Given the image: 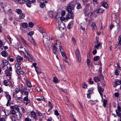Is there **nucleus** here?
<instances>
[{"label": "nucleus", "instance_id": "1", "mask_svg": "<svg viewBox=\"0 0 121 121\" xmlns=\"http://www.w3.org/2000/svg\"><path fill=\"white\" fill-rule=\"evenodd\" d=\"M43 42L44 45L46 46L49 43V37L47 33L43 34Z\"/></svg>", "mask_w": 121, "mask_h": 121}, {"label": "nucleus", "instance_id": "2", "mask_svg": "<svg viewBox=\"0 0 121 121\" xmlns=\"http://www.w3.org/2000/svg\"><path fill=\"white\" fill-rule=\"evenodd\" d=\"M21 51L22 53H23L24 54V57L27 59L29 61H31V60L33 59V56L30 55L26 50H25L24 52L23 51Z\"/></svg>", "mask_w": 121, "mask_h": 121}, {"label": "nucleus", "instance_id": "3", "mask_svg": "<svg viewBox=\"0 0 121 121\" xmlns=\"http://www.w3.org/2000/svg\"><path fill=\"white\" fill-rule=\"evenodd\" d=\"M75 4L73 1L70 2L68 5L67 10L68 12H71L73 10L75 6Z\"/></svg>", "mask_w": 121, "mask_h": 121}, {"label": "nucleus", "instance_id": "4", "mask_svg": "<svg viewBox=\"0 0 121 121\" xmlns=\"http://www.w3.org/2000/svg\"><path fill=\"white\" fill-rule=\"evenodd\" d=\"M89 6V4H86V8L84 9V12L85 15L89 17H90L91 15V13L90 12L89 10H88L87 8Z\"/></svg>", "mask_w": 121, "mask_h": 121}, {"label": "nucleus", "instance_id": "5", "mask_svg": "<svg viewBox=\"0 0 121 121\" xmlns=\"http://www.w3.org/2000/svg\"><path fill=\"white\" fill-rule=\"evenodd\" d=\"M75 53L78 62L79 63L81 62V59L79 49H77L75 50Z\"/></svg>", "mask_w": 121, "mask_h": 121}, {"label": "nucleus", "instance_id": "6", "mask_svg": "<svg viewBox=\"0 0 121 121\" xmlns=\"http://www.w3.org/2000/svg\"><path fill=\"white\" fill-rule=\"evenodd\" d=\"M57 42L55 43V45H53V46H54L56 48H57V49H59L60 52L62 49L61 45L60 44V42L58 40H56Z\"/></svg>", "mask_w": 121, "mask_h": 121}, {"label": "nucleus", "instance_id": "7", "mask_svg": "<svg viewBox=\"0 0 121 121\" xmlns=\"http://www.w3.org/2000/svg\"><path fill=\"white\" fill-rule=\"evenodd\" d=\"M48 13L49 16L52 17H53L55 15V18L56 19L58 18V17L57 18V16H58V15L55 12L53 11H50L48 12Z\"/></svg>", "mask_w": 121, "mask_h": 121}, {"label": "nucleus", "instance_id": "8", "mask_svg": "<svg viewBox=\"0 0 121 121\" xmlns=\"http://www.w3.org/2000/svg\"><path fill=\"white\" fill-rule=\"evenodd\" d=\"M58 27L60 29L64 30L65 27V24L63 22L61 21L60 23H59Z\"/></svg>", "mask_w": 121, "mask_h": 121}, {"label": "nucleus", "instance_id": "9", "mask_svg": "<svg viewBox=\"0 0 121 121\" xmlns=\"http://www.w3.org/2000/svg\"><path fill=\"white\" fill-rule=\"evenodd\" d=\"M69 12L66 15V18H73V12Z\"/></svg>", "mask_w": 121, "mask_h": 121}, {"label": "nucleus", "instance_id": "10", "mask_svg": "<svg viewBox=\"0 0 121 121\" xmlns=\"http://www.w3.org/2000/svg\"><path fill=\"white\" fill-rule=\"evenodd\" d=\"M118 109L116 110V112L117 115L119 116L120 118H121V112L120 113V112L121 111V108L119 106H118L117 108Z\"/></svg>", "mask_w": 121, "mask_h": 121}, {"label": "nucleus", "instance_id": "11", "mask_svg": "<svg viewBox=\"0 0 121 121\" xmlns=\"http://www.w3.org/2000/svg\"><path fill=\"white\" fill-rule=\"evenodd\" d=\"M97 87L101 97L102 98L103 97V95L102 92L103 91L104 89L102 88L99 85L97 86Z\"/></svg>", "mask_w": 121, "mask_h": 121}, {"label": "nucleus", "instance_id": "12", "mask_svg": "<svg viewBox=\"0 0 121 121\" xmlns=\"http://www.w3.org/2000/svg\"><path fill=\"white\" fill-rule=\"evenodd\" d=\"M31 117H32L34 119L36 120H37V117L36 115L35 112L34 111H32L30 113Z\"/></svg>", "mask_w": 121, "mask_h": 121}, {"label": "nucleus", "instance_id": "13", "mask_svg": "<svg viewBox=\"0 0 121 121\" xmlns=\"http://www.w3.org/2000/svg\"><path fill=\"white\" fill-rule=\"evenodd\" d=\"M86 62L88 68L89 69L90 67L91 68L92 66V63L90 61L89 59H87Z\"/></svg>", "mask_w": 121, "mask_h": 121}, {"label": "nucleus", "instance_id": "14", "mask_svg": "<svg viewBox=\"0 0 121 121\" xmlns=\"http://www.w3.org/2000/svg\"><path fill=\"white\" fill-rule=\"evenodd\" d=\"M52 50L53 52L55 54H57L58 53L59 49H57V48H56V47L54 46H52Z\"/></svg>", "mask_w": 121, "mask_h": 121}, {"label": "nucleus", "instance_id": "15", "mask_svg": "<svg viewBox=\"0 0 121 121\" xmlns=\"http://www.w3.org/2000/svg\"><path fill=\"white\" fill-rule=\"evenodd\" d=\"M11 108L12 109H15L16 110L18 111L19 110V108L18 106L17 105H15L14 106H10Z\"/></svg>", "mask_w": 121, "mask_h": 121}, {"label": "nucleus", "instance_id": "16", "mask_svg": "<svg viewBox=\"0 0 121 121\" xmlns=\"http://www.w3.org/2000/svg\"><path fill=\"white\" fill-rule=\"evenodd\" d=\"M6 97L8 99V101L6 104V106H9L10 105V100H11V97L10 95H7V96H6Z\"/></svg>", "mask_w": 121, "mask_h": 121}, {"label": "nucleus", "instance_id": "17", "mask_svg": "<svg viewBox=\"0 0 121 121\" xmlns=\"http://www.w3.org/2000/svg\"><path fill=\"white\" fill-rule=\"evenodd\" d=\"M1 54L2 56L4 57L7 56L9 55L8 53L7 52V51L5 50L2 51Z\"/></svg>", "mask_w": 121, "mask_h": 121}, {"label": "nucleus", "instance_id": "18", "mask_svg": "<svg viewBox=\"0 0 121 121\" xmlns=\"http://www.w3.org/2000/svg\"><path fill=\"white\" fill-rule=\"evenodd\" d=\"M28 96H26L23 99V100L24 101H26V105H27L28 103L30 102V100L28 98Z\"/></svg>", "mask_w": 121, "mask_h": 121}, {"label": "nucleus", "instance_id": "19", "mask_svg": "<svg viewBox=\"0 0 121 121\" xmlns=\"http://www.w3.org/2000/svg\"><path fill=\"white\" fill-rule=\"evenodd\" d=\"M18 112L21 115H22L23 113H25V111L24 109L23 108H21L18 111Z\"/></svg>", "mask_w": 121, "mask_h": 121}, {"label": "nucleus", "instance_id": "20", "mask_svg": "<svg viewBox=\"0 0 121 121\" xmlns=\"http://www.w3.org/2000/svg\"><path fill=\"white\" fill-rule=\"evenodd\" d=\"M17 61L18 62H20L23 60V58L22 57L19 56H18L16 57Z\"/></svg>", "mask_w": 121, "mask_h": 121}, {"label": "nucleus", "instance_id": "21", "mask_svg": "<svg viewBox=\"0 0 121 121\" xmlns=\"http://www.w3.org/2000/svg\"><path fill=\"white\" fill-rule=\"evenodd\" d=\"M104 11V10L102 9L99 8L97 9L96 10L95 12L97 13H102Z\"/></svg>", "mask_w": 121, "mask_h": 121}, {"label": "nucleus", "instance_id": "22", "mask_svg": "<svg viewBox=\"0 0 121 121\" xmlns=\"http://www.w3.org/2000/svg\"><path fill=\"white\" fill-rule=\"evenodd\" d=\"M2 64L4 67L6 66L8 64V62L7 60H3L2 61Z\"/></svg>", "mask_w": 121, "mask_h": 121}, {"label": "nucleus", "instance_id": "23", "mask_svg": "<svg viewBox=\"0 0 121 121\" xmlns=\"http://www.w3.org/2000/svg\"><path fill=\"white\" fill-rule=\"evenodd\" d=\"M5 72L7 76H11L12 73H11L9 70L6 69L5 70Z\"/></svg>", "mask_w": 121, "mask_h": 121}, {"label": "nucleus", "instance_id": "24", "mask_svg": "<svg viewBox=\"0 0 121 121\" xmlns=\"http://www.w3.org/2000/svg\"><path fill=\"white\" fill-rule=\"evenodd\" d=\"M92 29L93 30H94L96 29L97 26L95 23L94 22H93L91 26Z\"/></svg>", "mask_w": 121, "mask_h": 121}, {"label": "nucleus", "instance_id": "25", "mask_svg": "<svg viewBox=\"0 0 121 121\" xmlns=\"http://www.w3.org/2000/svg\"><path fill=\"white\" fill-rule=\"evenodd\" d=\"M35 70L37 73L38 74L42 73V72L41 71L40 69L39 68H36Z\"/></svg>", "mask_w": 121, "mask_h": 121}, {"label": "nucleus", "instance_id": "26", "mask_svg": "<svg viewBox=\"0 0 121 121\" xmlns=\"http://www.w3.org/2000/svg\"><path fill=\"white\" fill-rule=\"evenodd\" d=\"M26 88L24 87V88H22V89H21V90L20 91L21 93L23 94L25 91H26Z\"/></svg>", "mask_w": 121, "mask_h": 121}, {"label": "nucleus", "instance_id": "27", "mask_svg": "<svg viewBox=\"0 0 121 121\" xmlns=\"http://www.w3.org/2000/svg\"><path fill=\"white\" fill-rule=\"evenodd\" d=\"M25 17V14L23 13H21L19 15V19H22L24 18Z\"/></svg>", "mask_w": 121, "mask_h": 121}, {"label": "nucleus", "instance_id": "28", "mask_svg": "<svg viewBox=\"0 0 121 121\" xmlns=\"http://www.w3.org/2000/svg\"><path fill=\"white\" fill-rule=\"evenodd\" d=\"M61 53L63 57L66 59L67 58L66 54L64 52L61 51Z\"/></svg>", "mask_w": 121, "mask_h": 121}, {"label": "nucleus", "instance_id": "29", "mask_svg": "<svg viewBox=\"0 0 121 121\" xmlns=\"http://www.w3.org/2000/svg\"><path fill=\"white\" fill-rule=\"evenodd\" d=\"M15 67L17 70H19L21 68L20 64L19 63H16L15 64Z\"/></svg>", "mask_w": 121, "mask_h": 121}, {"label": "nucleus", "instance_id": "30", "mask_svg": "<svg viewBox=\"0 0 121 121\" xmlns=\"http://www.w3.org/2000/svg\"><path fill=\"white\" fill-rule=\"evenodd\" d=\"M20 38L22 39V41L23 44L25 45L27 43L26 41L23 38L20 36Z\"/></svg>", "mask_w": 121, "mask_h": 121}, {"label": "nucleus", "instance_id": "31", "mask_svg": "<svg viewBox=\"0 0 121 121\" xmlns=\"http://www.w3.org/2000/svg\"><path fill=\"white\" fill-rule=\"evenodd\" d=\"M39 31L42 33H44L45 32V31L43 30V27H40L39 28Z\"/></svg>", "mask_w": 121, "mask_h": 121}, {"label": "nucleus", "instance_id": "32", "mask_svg": "<svg viewBox=\"0 0 121 121\" xmlns=\"http://www.w3.org/2000/svg\"><path fill=\"white\" fill-rule=\"evenodd\" d=\"M17 101L19 103H21L22 102V99L20 97H18L17 99Z\"/></svg>", "mask_w": 121, "mask_h": 121}, {"label": "nucleus", "instance_id": "33", "mask_svg": "<svg viewBox=\"0 0 121 121\" xmlns=\"http://www.w3.org/2000/svg\"><path fill=\"white\" fill-rule=\"evenodd\" d=\"M94 81L96 82H97L99 81V79L97 77H95L94 78Z\"/></svg>", "mask_w": 121, "mask_h": 121}, {"label": "nucleus", "instance_id": "34", "mask_svg": "<svg viewBox=\"0 0 121 121\" xmlns=\"http://www.w3.org/2000/svg\"><path fill=\"white\" fill-rule=\"evenodd\" d=\"M46 4L43 2H41L40 4V6L41 8H43L45 6Z\"/></svg>", "mask_w": 121, "mask_h": 121}, {"label": "nucleus", "instance_id": "35", "mask_svg": "<svg viewBox=\"0 0 121 121\" xmlns=\"http://www.w3.org/2000/svg\"><path fill=\"white\" fill-rule=\"evenodd\" d=\"M103 7L105 8H107L108 6V4L106 2H104L103 3Z\"/></svg>", "mask_w": 121, "mask_h": 121}, {"label": "nucleus", "instance_id": "36", "mask_svg": "<svg viewBox=\"0 0 121 121\" xmlns=\"http://www.w3.org/2000/svg\"><path fill=\"white\" fill-rule=\"evenodd\" d=\"M95 48H98L100 47V46H101V44L100 43H98L96 44H95Z\"/></svg>", "mask_w": 121, "mask_h": 121}, {"label": "nucleus", "instance_id": "37", "mask_svg": "<svg viewBox=\"0 0 121 121\" xmlns=\"http://www.w3.org/2000/svg\"><path fill=\"white\" fill-rule=\"evenodd\" d=\"M77 6L76 7V8L77 9H78L81 8V4L79 3L78 2L77 3Z\"/></svg>", "mask_w": 121, "mask_h": 121}, {"label": "nucleus", "instance_id": "38", "mask_svg": "<svg viewBox=\"0 0 121 121\" xmlns=\"http://www.w3.org/2000/svg\"><path fill=\"white\" fill-rule=\"evenodd\" d=\"M32 3L30 1H29L27 3H26V5L27 6L29 7H30L31 6V4Z\"/></svg>", "mask_w": 121, "mask_h": 121}, {"label": "nucleus", "instance_id": "39", "mask_svg": "<svg viewBox=\"0 0 121 121\" xmlns=\"http://www.w3.org/2000/svg\"><path fill=\"white\" fill-rule=\"evenodd\" d=\"M28 26V25L26 23H24L22 24V27L24 28H25Z\"/></svg>", "mask_w": 121, "mask_h": 121}, {"label": "nucleus", "instance_id": "40", "mask_svg": "<svg viewBox=\"0 0 121 121\" xmlns=\"http://www.w3.org/2000/svg\"><path fill=\"white\" fill-rule=\"evenodd\" d=\"M99 59V57L98 56H97L94 57L93 60L94 61H97Z\"/></svg>", "mask_w": 121, "mask_h": 121}, {"label": "nucleus", "instance_id": "41", "mask_svg": "<svg viewBox=\"0 0 121 121\" xmlns=\"http://www.w3.org/2000/svg\"><path fill=\"white\" fill-rule=\"evenodd\" d=\"M3 84L5 86H7L9 85V83L6 80H4Z\"/></svg>", "mask_w": 121, "mask_h": 121}, {"label": "nucleus", "instance_id": "42", "mask_svg": "<svg viewBox=\"0 0 121 121\" xmlns=\"http://www.w3.org/2000/svg\"><path fill=\"white\" fill-rule=\"evenodd\" d=\"M26 83L27 86L28 87H31L32 86L31 82L29 80V81H28V82Z\"/></svg>", "mask_w": 121, "mask_h": 121}, {"label": "nucleus", "instance_id": "43", "mask_svg": "<svg viewBox=\"0 0 121 121\" xmlns=\"http://www.w3.org/2000/svg\"><path fill=\"white\" fill-rule=\"evenodd\" d=\"M22 116L21 115H17V119L18 120H20L21 119Z\"/></svg>", "mask_w": 121, "mask_h": 121}, {"label": "nucleus", "instance_id": "44", "mask_svg": "<svg viewBox=\"0 0 121 121\" xmlns=\"http://www.w3.org/2000/svg\"><path fill=\"white\" fill-rule=\"evenodd\" d=\"M121 83V81L119 80H118L115 82V84L117 85H120Z\"/></svg>", "mask_w": 121, "mask_h": 121}, {"label": "nucleus", "instance_id": "45", "mask_svg": "<svg viewBox=\"0 0 121 121\" xmlns=\"http://www.w3.org/2000/svg\"><path fill=\"white\" fill-rule=\"evenodd\" d=\"M34 25V24L31 22H29L28 24L30 28L32 27Z\"/></svg>", "mask_w": 121, "mask_h": 121}, {"label": "nucleus", "instance_id": "46", "mask_svg": "<svg viewBox=\"0 0 121 121\" xmlns=\"http://www.w3.org/2000/svg\"><path fill=\"white\" fill-rule=\"evenodd\" d=\"M72 22H70L69 23L68 25L67 26V28L68 29H70L72 27Z\"/></svg>", "mask_w": 121, "mask_h": 121}, {"label": "nucleus", "instance_id": "47", "mask_svg": "<svg viewBox=\"0 0 121 121\" xmlns=\"http://www.w3.org/2000/svg\"><path fill=\"white\" fill-rule=\"evenodd\" d=\"M53 81L55 83H57L58 81L57 78L56 77H54L53 79Z\"/></svg>", "mask_w": 121, "mask_h": 121}, {"label": "nucleus", "instance_id": "48", "mask_svg": "<svg viewBox=\"0 0 121 121\" xmlns=\"http://www.w3.org/2000/svg\"><path fill=\"white\" fill-rule=\"evenodd\" d=\"M16 11L18 14L21 13H22L21 10L19 9H17L16 10Z\"/></svg>", "mask_w": 121, "mask_h": 121}, {"label": "nucleus", "instance_id": "49", "mask_svg": "<svg viewBox=\"0 0 121 121\" xmlns=\"http://www.w3.org/2000/svg\"><path fill=\"white\" fill-rule=\"evenodd\" d=\"M119 71L118 70H115L114 73L115 74L117 75L119 74Z\"/></svg>", "mask_w": 121, "mask_h": 121}, {"label": "nucleus", "instance_id": "50", "mask_svg": "<svg viewBox=\"0 0 121 121\" xmlns=\"http://www.w3.org/2000/svg\"><path fill=\"white\" fill-rule=\"evenodd\" d=\"M11 76H7V79L8 80V82L10 83L11 82L10 81V80L11 78Z\"/></svg>", "mask_w": 121, "mask_h": 121}, {"label": "nucleus", "instance_id": "51", "mask_svg": "<svg viewBox=\"0 0 121 121\" xmlns=\"http://www.w3.org/2000/svg\"><path fill=\"white\" fill-rule=\"evenodd\" d=\"M16 111L14 109H12L10 111V113L13 115H14L16 113Z\"/></svg>", "mask_w": 121, "mask_h": 121}, {"label": "nucleus", "instance_id": "52", "mask_svg": "<svg viewBox=\"0 0 121 121\" xmlns=\"http://www.w3.org/2000/svg\"><path fill=\"white\" fill-rule=\"evenodd\" d=\"M34 33V32L33 31H31L30 32H29L27 33L28 35L30 36H31L33 35Z\"/></svg>", "mask_w": 121, "mask_h": 121}, {"label": "nucleus", "instance_id": "53", "mask_svg": "<svg viewBox=\"0 0 121 121\" xmlns=\"http://www.w3.org/2000/svg\"><path fill=\"white\" fill-rule=\"evenodd\" d=\"M36 90L38 92L41 91V90L39 86H38L36 88Z\"/></svg>", "mask_w": 121, "mask_h": 121}, {"label": "nucleus", "instance_id": "54", "mask_svg": "<svg viewBox=\"0 0 121 121\" xmlns=\"http://www.w3.org/2000/svg\"><path fill=\"white\" fill-rule=\"evenodd\" d=\"M107 104V100H104L103 102V105L104 107Z\"/></svg>", "mask_w": 121, "mask_h": 121}, {"label": "nucleus", "instance_id": "55", "mask_svg": "<svg viewBox=\"0 0 121 121\" xmlns=\"http://www.w3.org/2000/svg\"><path fill=\"white\" fill-rule=\"evenodd\" d=\"M83 85L82 87L83 88H86L87 87V85L85 82L83 83Z\"/></svg>", "mask_w": 121, "mask_h": 121}, {"label": "nucleus", "instance_id": "56", "mask_svg": "<svg viewBox=\"0 0 121 121\" xmlns=\"http://www.w3.org/2000/svg\"><path fill=\"white\" fill-rule=\"evenodd\" d=\"M36 113H37L38 114V115L40 116H41L42 115V113L39 111H37Z\"/></svg>", "mask_w": 121, "mask_h": 121}, {"label": "nucleus", "instance_id": "57", "mask_svg": "<svg viewBox=\"0 0 121 121\" xmlns=\"http://www.w3.org/2000/svg\"><path fill=\"white\" fill-rule=\"evenodd\" d=\"M89 82L90 84H93L94 83V82L92 80V79L91 78L89 79Z\"/></svg>", "mask_w": 121, "mask_h": 121}, {"label": "nucleus", "instance_id": "58", "mask_svg": "<svg viewBox=\"0 0 121 121\" xmlns=\"http://www.w3.org/2000/svg\"><path fill=\"white\" fill-rule=\"evenodd\" d=\"M60 19L61 20V21H64L65 20V18L62 16L60 18Z\"/></svg>", "mask_w": 121, "mask_h": 121}, {"label": "nucleus", "instance_id": "59", "mask_svg": "<svg viewBox=\"0 0 121 121\" xmlns=\"http://www.w3.org/2000/svg\"><path fill=\"white\" fill-rule=\"evenodd\" d=\"M7 38L9 40V42L10 43H11L12 40L11 39L9 35L7 36Z\"/></svg>", "mask_w": 121, "mask_h": 121}, {"label": "nucleus", "instance_id": "60", "mask_svg": "<svg viewBox=\"0 0 121 121\" xmlns=\"http://www.w3.org/2000/svg\"><path fill=\"white\" fill-rule=\"evenodd\" d=\"M29 40L31 42L34 43V40L32 37H30L29 38Z\"/></svg>", "mask_w": 121, "mask_h": 121}, {"label": "nucleus", "instance_id": "61", "mask_svg": "<svg viewBox=\"0 0 121 121\" xmlns=\"http://www.w3.org/2000/svg\"><path fill=\"white\" fill-rule=\"evenodd\" d=\"M25 121H31V120L29 118L27 117L25 118Z\"/></svg>", "mask_w": 121, "mask_h": 121}, {"label": "nucleus", "instance_id": "62", "mask_svg": "<svg viewBox=\"0 0 121 121\" xmlns=\"http://www.w3.org/2000/svg\"><path fill=\"white\" fill-rule=\"evenodd\" d=\"M55 115L57 116L59 115V114L57 110H56L55 111Z\"/></svg>", "mask_w": 121, "mask_h": 121}, {"label": "nucleus", "instance_id": "63", "mask_svg": "<svg viewBox=\"0 0 121 121\" xmlns=\"http://www.w3.org/2000/svg\"><path fill=\"white\" fill-rule=\"evenodd\" d=\"M100 79H101L102 80H104V77L102 75V74L101 73L100 75Z\"/></svg>", "mask_w": 121, "mask_h": 121}, {"label": "nucleus", "instance_id": "64", "mask_svg": "<svg viewBox=\"0 0 121 121\" xmlns=\"http://www.w3.org/2000/svg\"><path fill=\"white\" fill-rule=\"evenodd\" d=\"M118 40L119 41V43L121 44V35H120L119 36Z\"/></svg>", "mask_w": 121, "mask_h": 121}]
</instances>
